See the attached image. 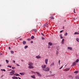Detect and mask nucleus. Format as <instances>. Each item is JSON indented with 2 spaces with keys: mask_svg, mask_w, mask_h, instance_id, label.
Segmentation results:
<instances>
[{
  "mask_svg": "<svg viewBox=\"0 0 79 79\" xmlns=\"http://www.w3.org/2000/svg\"><path fill=\"white\" fill-rule=\"evenodd\" d=\"M46 66H47V65H42L41 68H42L43 70H44H44L45 69Z\"/></svg>",
  "mask_w": 79,
  "mask_h": 79,
  "instance_id": "f257e3e1",
  "label": "nucleus"
},
{
  "mask_svg": "<svg viewBox=\"0 0 79 79\" xmlns=\"http://www.w3.org/2000/svg\"><path fill=\"white\" fill-rule=\"evenodd\" d=\"M44 71H50V68L48 67H47L45 69Z\"/></svg>",
  "mask_w": 79,
  "mask_h": 79,
  "instance_id": "f03ea898",
  "label": "nucleus"
},
{
  "mask_svg": "<svg viewBox=\"0 0 79 79\" xmlns=\"http://www.w3.org/2000/svg\"><path fill=\"white\" fill-rule=\"evenodd\" d=\"M36 73L38 75V76H40V77H42V75L40 74V73L38 72H36Z\"/></svg>",
  "mask_w": 79,
  "mask_h": 79,
  "instance_id": "7ed1b4c3",
  "label": "nucleus"
},
{
  "mask_svg": "<svg viewBox=\"0 0 79 79\" xmlns=\"http://www.w3.org/2000/svg\"><path fill=\"white\" fill-rule=\"evenodd\" d=\"M10 74H10V75H13V74L15 73V70H13L10 73Z\"/></svg>",
  "mask_w": 79,
  "mask_h": 79,
  "instance_id": "20e7f679",
  "label": "nucleus"
},
{
  "mask_svg": "<svg viewBox=\"0 0 79 79\" xmlns=\"http://www.w3.org/2000/svg\"><path fill=\"white\" fill-rule=\"evenodd\" d=\"M45 63L46 64H47L48 63V59H46L45 60Z\"/></svg>",
  "mask_w": 79,
  "mask_h": 79,
  "instance_id": "39448f33",
  "label": "nucleus"
},
{
  "mask_svg": "<svg viewBox=\"0 0 79 79\" xmlns=\"http://www.w3.org/2000/svg\"><path fill=\"white\" fill-rule=\"evenodd\" d=\"M33 64H34L32 63V62H30L28 63V65H29V66H32Z\"/></svg>",
  "mask_w": 79,
  "mask_h": 79,
  "instance_id": "423d86ee",
  "label": "nucleus"
},
{
  "mask_svg": "<svg viewBox=\"0 0 79 79\" xmlns=\"http://www.w3.org/2000/svg\"><path fill=\"white\" fill-rule=\"evenodd\" d=\"M28 68L30 69H33V68H34V67L32 65H29Z\"/></svg>",
  "mask_w": 79,
  "mask_h": 79,
  "instance_id": "0eeeda50",
  "label": "nucleus"
},
{
  "mask_svg": "<svg viewBox=\"0 0 79 79\" xmlns=\"http://www.w3.org/2000/svg\"><path fill=\"white\" fill-rule=\"evenodd\" d=\"M54 62H53L52 63H51V64H50V66L51 67H52V66H54Z\"/></svg>",
  "mask_w": 79,
  "mask_h": 79,
  "instance_id": "6e6552de",
  "label": "nucleus"
},
{
  "mask_svg": "<svg viewBox=\"0 0 79 79\" xmlns=\"http://www.w3.org/2000/svg\"><path fill=\"white\" fill-rule=\"evenodd\" d=\"M76 62H73V65H72V66H75V65H76Z\"/></svg>",
  "mask_w": 79,
  "mask_h": 79,
  "instance_id": "1a4fd4ad",
  "label": "nucleus"
},
{
  "mask_svg": "<svg viewBox=\"0 0 79 79\" xmlns=\"http://www.w3.org/2000/svg\"><path fill=\"white\" fill-rule=\"evenodd\" d=\"M48 44L50 46H52V45H53V44L51 42H49Z\"/></svg>",
  "mask_w": 79,
  "mask_h": 79,
  "instance_id": "9d476101",
  "label": "nucleus"
},
{
  "mask_svg": "<svg viewBox=\"0 0 79 79\" xmlns=\"http://www.w3.org/2000/svg\"><path fill=\"white\" fill-rule=\"evenodd\" d=\"M55 76V74H54L51 75H48V77H52V76Z\"/></svg>",
  "mask_w": 79,
  "mask_h": 79,
  "instance_id": "9b49d317",
  "label": "nucleus"
},
{
  "mask_svg": "<svg viewBox=\"0 0 79 79\" xmlns=\"http://www.w3.org/2000/svg\"><path fill=\"white\" fill-rule=\"evenodd\" d=\"M12 78L13 79H18V77H15V76L13 77Z\"/></svg>",
  "mask_w": 79,
  "mask_h": 79,
  "instance_id": "f8f14e48",
  "label": "nucleus"
},
{
  "mask_svg": "<svg viewBox=\"0 0 79 79\" xmlns=\"http://www.w3.org/2000/svg\"><path fill=\"white\" fill-rule=\"evenodd\" d=\"M19 74H21V75H25V74H26V73H20Z\"/></svg>",
  "mask_w": 79,
  "mask_h": 79,
  "instance_id": "ddd939ff",
  "label": "nucleus"
},
{
  "mask_svg": "<svg viewBox=\"0 0 79 79\" xmlns=\"http://www.w3.org/2000/svg\"><path fill=\"white\" fill-rule=\"evenodd\" d=\"M36 58H38V59L40 58H41V57L40 56H36Z\"/></svg>",
  "mask_w": 79,
  "mask_h": 79,
  "instance_id": "4468645a",
  "label": "nucleus"
},
{
  "mask_svg": "<svg viewBox=\"0 0 79 79\" xmlns=\"http://www.w3.org/2000/svg\"><path fill=\"white\" fill-rule=\"evenodd\" d=\"M69 69H70V68H67L65 69L64 70L65 71H68V70H69Z\"/></svg>",
  "mask_w": 79,
  "mask_h": 79,
  "instance_id": "2eb2a0df",
  "label": "nucleus"
},
{
  "mask_svg": "<svg viewBox=\"0 0 79 79\" xmlns=\"http://www.w3.org/2000/svg\"><path fill=\"white\" fill-rule=\"evenodd\" d=\"M26 44V42L24 40H23V45H25Z\"/></svg>",
  "mask_w": 79,
  "mask_h": 79,
  "instance_id": "dca6fc26",
  "label": "nucleus"
},
{
  "mask_svg": "<svg viewBox=\"0 0 79 79\" xmlns=\"http://www.w3.org/2000/svg\"><path fill=\"white\" fill-rule=\"evenodd\" d=\"M31 77H32V78H33V79L35 78V76L34 75H32L31 76Z\"/></svg>",
  "mask_w": 79,
  "mask_h": 79,
  "instance_id": "f3484780",
  "label": "nucleus"
},
{
  "mask_svg": "<svg viewBox=\"0 0 79 79\" xmlns=\"http://www.w3.org/2000/svg\"><path fill=\"white\" fill-rule=\"evenodd\" d=\"M50 19H55V18H54V17H53V16L50 17Z\"/></svg>",
  "mask_w": 79,
  "mask_h": 79,
  "instance_id": "a211bd4d",
  "label": "nucleus"
},
{
  "mask_svg": "<svg viewBox=\"0 0 79 79\" xmlns=\"http://www.w3.org/2000/svg\"><path fill=\"white\" fill-rule=\"evenodd\" d=\"M74 74H77V73H79V71H76L74 72Z\"/></svg>",
  "mask_w": 79,
  "mask_h": 79,
  "instance_id": "6ab92c4d",
  "label": "nucleus"
},
{
  "mask_svg": "<svg viewBox=\"0 0 79 79\" xmlns=\"http://www.w3.org/2000/svg\"><path fill=\"white\" fill-rule=\"evenodd\" d=\"M68 49H69V50H72V48L69 47L68 48Z\"/></svg>",
  "mask_w": 79,
  "mask_h": 79,
  "instance_id": "aec40b11",
  "label": "nucleus"
},
{
  "mask_svg": "<svg viewBox=\"0 0 79 79\" xmlns=\"http://www.w3.org/2000/svg\"><path fill=\"white\" fill-rule=\"evenodd\" d=\"M75 78H76V79H79V76H76L75 77Z\"/></svg>",
  "mask_w": 79,
  "mask_h": 79,
  "instance_id": "412c9836",
  "label": "nucleus"
},
{
  "mask_svg": "<svg viewBox=\"0 0 79 79\" xmlns=\"http://www.w3.org/2000/svg\"><path fill=\"white\" fill-rule=\"evenodd\" d=\"M79 59H77V60H76L75 62H76V63H78V62H79Z\"/></svg>",
  "mask_w": 79,
  "mask_h": 79,
  "instance_id": "4be33fe9",
  "label": "nucleus"
},
{
  "mask_svg": "<svg viewBox=\"0 0 79 79\" xmlns=\"http://www.w3.org/2000/svg\"><path fill=\"white\" fill-rule=\"evenodd\" d=\"M31 39H34V36L33 35L31 37Z\"/></svg>",
  "mask_w": 79,
  "mask_h": 79,
  "instance_id": "5701e85b",
  "label": "nucleus"
},
{
  "mask_svg": "<svg viewBox=\"0 0 79 79\" xmlns=\"http://www.w3.org/2000/svg\"><path fill=\"white\" fill-rule=\"evenodd\" d=\"M76 34H79V33L77 32H75L74 33V35H76Z\"/></svg>",
  "mask_w": 79,
  "mask_h": 79,
  "instance_id": "b1692460",
  "label": "nucleus"
},
{
  "mask_svg": "<svg viewBox=\"0 0 79 79\" xmlns=\"http://www.w3.org/2000/svg\"><path fill=\"white\" fill-rule=\"evenodd\" d=\"M69 77H70V79H73V77L72 76H69Z\"/></svg>",
  "mask_w": 79,
  "mask_h": 79,
  "instance_id": "393cba45",
  "label": "nucleus"
},
{
  "mask_svg": "<svg viewBox=\"0 0 79 79\" xmlns=\"http://www.w3.org/2000/svg\"><path fill=\"white\" fill-rule=\"evenodd\" d=\"M10 52L12 54H13V53H14V51H11Z\"/></svg>",
  "mask_w": 79,
  "mask_h": 79,
  "instance_id": "a878e982",
  "label": "nucleus"
},
{
  "mask_svg": "<svg viewBox=\"0 0 79 79\" xmlns=\"http://www.w3.org/2000/svg\"><path fill=\"white\" fill-rule=\"evenodd\" d=\"M6 61L7 63H9V61L7 60H6Z\"/></svg>",
  "mask_w": 79,
  "mask_h": 79,
  "instance_id": "bb28decb",
  "label": "nucleus"
},
{
  "mask_svg": "<svg viewBox=\"0 0 79 79\" xmlns=\"http://www.w3.org/2000/svg\"><path fill=\"white\" fill-rule=\"evenodd\" d=\"M32 31H35V32H36L37 31V29H34L32 30Z\"/></svg>",
  "mask_w": 79,
  "mask_h": 79,
  "instance_id": "cd10ccee",
  "label": "nucleus"
},
{
  "mask_svg": "<svg viewBox=\"0 0 79 79\" xmlns=\"http://www.w3.org/2000/svg\"><path fill=\"white\" fill-rule=\"evenodd\" d=\"M27 40H28V41H31V39H28Z\"/></svg>",
  "mask_w": 79,
  "mask_h": 79,
  "instance_id": "c85d7f7f",
  "label": "nucleus"
},
{
  "mask_svg": "<svg viewBox=\"0 0 79 79\" xmlns=\"http://www.w3.org/2000/svg\"><path fill=\"white\" fill-rule=\"evenodd\" d=\"M76 41H77V42H79V39L78 38L76 39Z\"/></svg>",
  "mask_w": 79,
  "mask_h": 79,
  "instance_id": "c756f323",
  "label": "nucleus"
},
{
  "mask_svg": "<svg viewBox=\"0 0 79 79\" xmlns=\"http://www.w3.org/2000/svg\"><path fill=\"white\" fill-rule=\"evenodd\" d=\"M31 73H33V74H35V72H34V71H31Z\"/></svg>",
  "mask_w": 79,
  "mask_h": 79,
  "instance_id": "7c9ffc66",
  "label": "nucleus"
},
{
  "mask_svg": "<svg viewBox=\"0 0 79 79\" xmlns=\"http://www.w3.org/2000/svg\"><path fill=\"white\" fill-rule=\"evenodd\" d=\"M27 47H28L27 46H25L24 48H25V49H26V48H27Z\"/></svg>",
  "mask_w": 79,
  "mask_h": 79,
  "instance_id": "2f4dec72",
  "label": "nucleus"
},
{
  "mask_svg": "<svg viewBox=\"0 0 79 79\" xmlns=\"http://www.w3.org/2000/svg\"><path fill=\"white\" fill-rule=\"evenodd\" d=\"M60 60H59V65H60Z\"/></svg>",
  "mask_w": 79,
  "mask_h": 79,
  "instance_id": "473e14b6",
  "label": "nucleus"
},
{
  "mask_svg": "<svg viewBox=\"0 0 79 79\" xmlns=\"http://www.w3.org/2000/svg\"><path fill=\"white\" fill-rule=\"evenodd\" d=\"M68 35V33H67V32H66L65 33V36H66V35Z\"/></svg>",
  "mask_w": 79,
  "mask_h": 79,
  "instance_id": "72a5a7b5",
  "label": "nucleus"
},
{
  "mask_svg": "<svg viewBox=\"0 0 79 79\" xmlns=\"http://www.w3.org/2000/svg\"><path fill=\"white\" fill-rule=\"evenodd\" d=\"M60 39H63V37H62V35H60Z\"/></svg>",
  "mask_w": 79,
  "mask_h": 79,
  "instance_id": "f704fd0d",
  "label": "nucleus"
},
{
  "mask_svg": "<svg viewBox=\"0 0 79 79\" xmlns=\"http://www.w3.org/2000/svg\"><path fill=\"white\" fill-rule=\"evenodd\" d=\"M15 68H16L15 67H12V69H15Z\"/></svg>",
  "mask_w": 79,
  "mask_h": 79,
  "instance_id": "c9c22d12",
  "label": "nucleus"
},
{
  "mask_svg": "<svg viewBox=\"0 0 79 79\" xmlns=\"http://www.w3.org/2000/svg\"><path fill=\"white\" fill-rule=\"evenodd\" d=\"M15 75V76H19V74H16V75Z\"/></svg>",
  "mask_w": 79,
  "mask_h": 79,
  "instance_id": "e433bc0d",
  "label": "nucleus"
},
{
  "mask_svg": "<svg viewBox=\"0 0 79 79\" xmlns=\"http://www.w3.org/2000/svg\"><path fill=\"white\" fill-rule=\"evenodd\" d=\"M42 40H44V39H45V38H43V37H42Z\"/></svg>",
  "mask_w": 79,
  "mask_h": 79,
  "instance_id": "4c0bfd02",
  "label": "nucleus"
},
{
  "mask_svg": "<svg viewBox=\"0 0 79 79\" xmlns=\"http://www.w3.org/2000/svg\"><path fill=\"white\" fill-rule=\"evenodd\" d=\"M64 39H62V42H64Z\"/></svg>",
  "mask_w": 79,
  "mask_h": 79,
  "instance_id": "58836bf2",
  "label": "nucleus"
},
{
  "mask_svg": "<svg viewBox=\"0 0 79 79\" xmlns=\"http://www.w3.org/2000/svg\"><path fill=\"white\" fill-rule=\"evenodd\" d=\"M63 66H61V67L60 68V69H61L62 68H63Z\"/></svg>",
  "mask_w": 79,
  "mask_h": 79,
  "instance_id": "ea45409f",
  "label": "nucleus"
},
{
  "mask_svg": "<svg viewBox=\"0 0 79 79\" xmlns=\"http://www.w3.org/2000/svg\"><path fill=\"white\" fill-rule=\"evenodd\" d=\"M47 24H45L44 26L45 27V26H47Z\"/></svg>",
  "mask_w": 79,
  "mask_h": 79,
  "instance_id": "a19ab883",
  "label": "nucleus"
},
{
  "mask_svg": "<svg viewBox=\"0 0 79 79\" xmlns=\"http://www.w3.org/2000/svg\"><path fill=\"white\" fill-rule=\"evenodd\" d=\"M63 30H62V31H60V33H61L62 32H63Z\"/></svg>",
  "mask_w": 79,
  "mask_h": 79,
  "instance_id": "79ce46f5",
  "label": "nucleus"
},
{
  "mask_svg": "<svg viewBox=\"0 0 79 79\" xmlns=\"http://www.w3.org/2000/svg\"><path fill=\"white\" fill-rule=\"evenodd\" d=\"M62 44H64V42L62 41Z\"/></svg>",
  "mask_w": 79,
  "mask_h": 79,
  "instance_id": "37998d69",
  "label": "nucleus"
},
{
  "mask_svg": "<svg viewBox=\"0 0 79 79\" xmlns=\"http://www.w3.org/2000/svg\"><path fill=\"white\" fill-rule=\"evenodd\" d=\"M9 50H11V48L10 47H9Z\"/></svg>",
  "mask_w": 79,
  "mask_h": 79,
  "instance_id": "c03bdc74",
  "label": "nucleus"
},
{
  "mask_svg": "<svg viewBox=\"0 0 79 79\" xmlns=\"http://www.w3.org/2000/svg\"><path fill=\"white\" fill-rule=\"evenodd\" d=\"M41 35H44V34H43V33H41Z\"/></svg>",
  "mask_w": 79,
  "mask_h": 79,
  "instance_id": "a18cd8bd",
  "label": "nucleus"
},
{
  "mask_svg": "<svg viewBox=\"0 0 79 79\" xmlns=\"http://www.w3.org/2000/svg\"><path fill=\"white\" fill-rule=\"evenodd\" d=\"M16 65H17V66H19V65H18V64H16Z\"/></svg>",
  "mask_w": 79,
  "mask_h": 79,
  "instance_id": "49530a36",
  "label": "nucleus"
},
{
  "mask_svg": "<svg viewBox=\"0 0 79 79\" xmlns=\"http://www.w3.org/2000/svg\"><path fill=\"white\" fill-rule=\"evenodd\" d=\"M75 11V9L74 10V13H76V12Z\"/></svg>",
  "mask_w": 79,
  "mask_h": 79,
  "instance_id": "de8ad7c7",
  "label": "nucleus"
},
{
  "mask_svg": "<svg viewBox=\"0 0 79 79\" xmlns=\"http://www.w3.org/2000/svg\"><path fill=\"white\" fill-rule=\"evenodd\" d=\"M31 43L32 44H33V41H31Z\"/></svg>",
  "mask_w": 79,
  "mask_h": 79,
  "instance_id": "09e8293b",
  "label": "nucleus"
},
{
  "mask_svg": "<svg viewBox=\"0 0 79 79\" xmlns=\"http://www.w3.org/2000/svg\"><path fill=\"white\" fill-rule=\"evenodd\" d=\"M56 54H58V52L56 51Z\"/></svg>",
  "mask_w": 79,
  "mask_h": 79,
  "instance_id": "8fccbe9b",
  "label": "nucleus"
},
{
  "mask_svg": "<svg viewBox=\"0 0 79 79\" xmlns=\"http://www.w3.org/2000/svg\"><path fill=\"white\" fill-rule=\"evenodd\" d=\"M3 71H6V70H5V69H3Z\"/></svg>",
  "mask_w": 79,
  "mask_h": 79,
  "instance_id": "3c124183",
  "label": "nucleus"
},
{
  "mask_svg": "<svg viewBox=\"0 0 79 79\" xmlns=\"http://www.w3.org/2000/svg\"><path fill=\"white\" fill-rule=\"evenodd\" d=\"M23 40V39H22V38H21V39H20V40Z\"/></svg>",
  "mask_w": 79,
  "mask_h": 79,
  "instance_id": "603ef678",
  "label": "nucleus"
},
{
  "mask_svg": "<svg viewBox=\"0 0 79 79\" xmlns=\"http://www.w3.org/2000/svg\"><path fill=\"white\" fill-rule=\"evenodd\" d=\"M11 66H9V67H10V68H11Z\"/></svg>",
  "mask_w": 79,
  "mask_h": 79,
  "instance_id": "864d4df0",
  "label": "nucleus"
},
{
  "mask_svg": "<svg viewBox=\"0 0 79 79\" xmlns=\"http://www.w3.org/2000/svg\"><path fill=\"white\" fill-rule=\"evenodd\" d=\"M73 20H76V19L74 18H73Z\"/></svg>",
  "mask_w": 79,
  "mask_h": 79,
  "instance_id": "5fc2aeb1",
  "label": "nucleus"
},
{
  "mask_svg": "<svg viewBox=\"0 0 79 79\" xmlns=\"http://www.w3.org/2000/svg\"><path fill=\"white\" fill-rule=\"evenodd\" d=\"M13 62H14V63H15V60H13Z\"/></svg>",
  "mask_w": 79,
  "mask_h": 79,
  "instance_id": "6e6d98bb",
  "label": "nucleus"
},
{
  "mask_svg": "<svg viewBox=\"0 0 79 79\" xmlns=\"http://www.w3.org/2000/svg\"><path fill=\"white\" fill-rule=\"evenodd\" d=\"M18 78L19 79H21V78L19 77H18Z\"/></svg>",
  "mask_w": 79,
  "mask_h": 79,
  "instance_id": "4d7b16f0",
  "label": "nucleus"
},
{
  "mask_svg": "<svg viewBox=\"0 0 79 79\" xmlns=\"http://www.w3.org/2000/svg\"><path fill=\"white\" fill-rule=\"evenodd\" d=\"M1 66H2V64L0 65V67H1Z\"/></svg>",
  "mask_w": 79,
  "mask_h": 79,
  "instance_id": "13d9d810",
  "label": "nucleus"
},
{
  "mask_svg": "<svg viewBox=\"0 0 79 79\" xmlns=\"http://www.w3.org/2000/svg\"><path fill=\"white\" fill-rule=\"evenodd\" d=\"M1 71H3V69H1Z\"/></svg>",
  "mask_w": 79,
  "mask_h": 79,
  "instance_id": "bf43d9fd",
  "label": "nucleus"
},
{
  "mask_svg": "<svg viewBox=\"0 0 79 79\" xmlns=\"http://www.w3.org/2000/svg\"><path fill=\"white\" fill-rule=\"evenodd\" d=\"M7 67H10V65L7 66Z\"/></svg>",
  "mask_w": 79,
  "mask_h": 79,
  "instance_id": "052dcab7",
  "label": "nucleus"
},
{
  "mask_svg": "<svg viewBox=\"0 0 79 79\" xmlns=\"http://www.w3.org/2000/svg\"><path fill=\"white\" fill-rule=\"evenodd\" d=\"M50 72L51 73H52V72L51 71H50Z\"/></svg>",
  "mask_w": 79,
  "mask_h": 79,
  "instance_id": "680f3d73",
  "label": "nucleus"
},
{
  "mask_svg": "<svg viewBox=\"0 0 79 79\" xmlns=\"http://www.w3.org/2000/svg\"><path fill=\"white\" fill-rule=\"evenodd\" d=\"M22 61H23V60H21Z\"/></svg>",
  "mask_w": 79,
  "mask_h": 79,
  "instance_id": "e2e57ef3",
  "label": "nucleus"
},
{
  "mask_svg": "<svg viewBox=\"0 0 79 79\" xmlns=\"http://www.w3.org/2000/svg\"><path fill=\"white\" fill-rule=\"evenodd\" d=\"M50 46L48 47V48H50Z\"/></svg>",
  "mask_w": 79,
  "mask_h": 79,
  "instance_id": "0e129e2a",
  "label": "nucleus"
},
{
  "mask_svg": "<svg viewBox=\"0 0 79 79\" xmlns=\"http://www.w3.org/2000/svg\"><path fill=\"white\" fill-rule=\"evenodd\" d=\"M1 55H3V54L1 53Z\"/></svg>",
  "mask_w": 79,
  "mask_h": 79,
  "instance_id": "69168bd1",
  "label": "nucleus"
},
{
  "mask_svg": "<svg viewBox=\"0 0 79 79\" xmlns=\"http://www.w3.org/2000/svg\"><path fill=\"white\" fill-rule=\"evenodd\" d=\"M76 19H77V18H76Z\"/></svg>",
  "mask_w": 79,
  "mask_h": 79,
  "instance_id": "338daca9",
  "label": "nucleus"
},
{
  "mask_svg": "<svg viewBox=\"0 0 79 79\" xmlns=\"http://www.w3.org/2000/svg\"><path fill=\"white\" fill-rule=\"evenodd\" d=\"M78 32H79V31H78Z\"/></svg>",
  "mask_w": 79,
  "mask_h": 79,
  "instance_id": "774afa93",
  "label": "nucleus"
}]
</instances>
